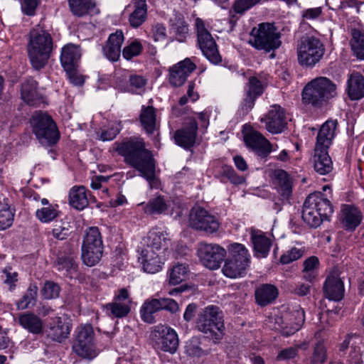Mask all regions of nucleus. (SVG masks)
I'll return each mask as SVG.
<instances>
[{
	"label": "nucleus",
	"mask_w": 364,
	"mask_h": 364,
	"mask_svg": "<svg viewBox=\"0 0 364 364\" xmlns=\"http://www.w3.org/2000/svg\"><path fill=\"white\" fill-rule=\"evenodd\" d=\"M113 150L124 158V162L129 166L139 170L153 161L151 151L146 148L144 140L141 137L124 138L112 144Z\"/></svg>",
	"instance_id": "nucleus-1"
},
{
	"label": "nucleus",
	"mask_w": 364,
	"mask_h": 364,
	"mask_svg": "<svg viewBox=\"0 0 364 364\" xmlns=\"http://www.w3.org/2000/svg\"><path fill=\"white\" fill-rule=\"evenodd\" d=\"M336 120H328L321 127L317 137L313 157L314 170L321 175L329 173L333 169V162L328 149L335 136Z\"/></svg>",
	"instance_id": "nucleus-2"
},
{
	"label": "nucleus",
	"mask_w": 364,
	"mask_h": 364,
	"mask_svg": "<svg viewBox=\"0 0 364 364\" xmlns=\"http://www.w3.org/2000/svg\"><path fill=\"white\" fill-rule=\"evenodd\" d=\"M27 49L32 66L36 70L43 68L53 50L50 34L39 26H36L30 31Z\"/></svg>",
	"instance_id": "nucleus-3"
},
{
	"label": "nucleus",
	"mask_w": 364,
	"mask_h": 364,
	"mask_svg": "<svg viewBox=\"0 0 364 364\" xmlns=\"http://www.w3.org/2000/svg\"><path fill=\"white\" fill-rule=\"evenodd\" d=\"M333 212V206L321 192H315L306 198L302 209V219L308 225L316 228L328 220Z\"/></svg>",
	"instance_id": "nucleus-4"
},
{
	"label": "nucleus",
	"mask_w": 364,
	"mask_h": 364,
	"mask_svg": "<svg viewBox=\"0 0 364 364\" xmlns=\"http://www.w3.org/2000/svg\"><path fill=\"white\" fill-rule=\"evenodd\" d=\"M196 328L215 343L223 338L224 322L223 312L216 306L204 308L198 315Z\"/></svg>",
	"instance_id": "nucleus-5"
},
{
	"label": "nucleus",
	"mask_w": 364,
	"mask_h": 364,
	"mask_svg": "<svg viewBox=\"0 0 364 364\" xmlns=\"http://www.w3.org/2000/svg\"><path fill=\"white\" fill-rule=\"evenodd\" d=\"M336 85L326 77H316L304 88L302 100L304 103L321 107L336 95Z\"/></svg>",
	"instance_id": "nucleus-6"
},
{
	"label": "nucleus",
	"mask_w": 364,
	"mask_h": 364,
	"mask_svg": "<svg viewBox=\"0 0 364 364\" xmlns=\"http://www.w3.org/2000/svg\"><path fill=\"white\" fill-rule=\"evenodd\" d=\"M72 351L77 357L88 360H92L98 355L99 349L96 346L95 332L91 325H80L75 328Z\"/></svg>",
	"instance_id": "nucleus-7"
},
{
	"label": "nucleus",
	"mask_w": 364,
	"mask_h": 364,
	"mask_svg": "<svg viewBox=\"0 0 364 364\" xmlns=\"http://www.w3.org/2000/svg\"><path fill=\"white\" fill-rule=\"evenodd\" d=\"M33 133L43 145L53 146L60 139V132L52 117L48 113L37 111L31 119Z\"/></svg>",
	"instance_id": "nucleus-8"
},
{
	"label": "nucleus",
	"mask_w": 364,
	"mask_h": 364,
	"mask_svg": "<svg viewBox=\"0 0 364 364\" xmlns=\"http://www.w3.org/2000/svg\"><path fill=\"white\" fill-rule=\"evenodd\" d=\"M325 47L321 41L314 36H302L296 46L298 63L305 68H314L318 63L325 53Z\"/></svg>",
	"instance_id": "nucleus-9"
},
{
	"label": "nucleus",
	"mask_w": 364,
	"mask_h": 364,
	"mask_svg": "<svg viewBox=\"0 0 364 364\" xmlns=\"http://www.w3.org/2000/svg\"><path fill=\"white\" fill-rule=\"evenodd\" d=\"M229 257L225 261L222 272L229 278L235 279L246 274L250 264V255L244 245L233 243L229 245Z\"/></svg>",
	"instance_id": "nucleus-10"
},
{
	"label": "nucleus",
	"mask_w": 364,
	"mask_h": 364,
	"mask_svg": "<svg viewBox=\"0 0 364 364\" xmlns=\"http://www.w3.org/2000/svg\"><path fill=\"white\" fill-rule=\"evenodd\" d=\"M280 33L272 23H262L250 33L249 43L257 50L270 52L279 48L282 44Z\"/></svg>",
	"instance_id": "nucleus-11"
},
{
	"label": "nucleus",
	"mask_w": 364,
	"mask_h": 364,
	"mask_svg": "<svg viewBox=\"0 0 364 364\" xmlns=\"http://www.w3.org/2000/svg\"><path fill=\"white\" fill-rule=\"evenodd\" d=\"M195 27L197 33V44L203 55L212 63L218 64L222 58L219 53L218 46L210 31L205 28L204 21L196 18Z\"/></svg>",
	"instance_id": "nucleus-12"
},
{
	"label": "nucleus",
	"mask_w": 364,
	"mask_h": 364,
	"mask_svg": "<svg viewBox=\"0 0 364 364\" xmlns=\"http://www.w3.org/2000/svg\"><path fill=\"white\" fill-rule=\"evenodd\" d=\"M150 338L155 348L174 353L178 346V338L175 330L165 325L154 327Z\"/></svg>",
	"instance_id": "nucleus-13"
},
{
	"label": "nucleus",
	"mask_w": 364,
	"mask_h": 364,
	"mask_svg": "<svg viewBox=\"0 0 364 364\" xmlns=\"http://www.w3.org/2000/svg\"><path fill=\"white\" fill-rule=\"evenodd\" d=\"M189 223L193 229L204 231L208 234L216 232L220 225L215 215L201 207H196L191 210Z\"/></svg>",
	"instance_id": "nucleus-14"
},
{
	"label": "nucleus",
	"mask_w": 364,
	"mask_h": 364,
	"mask_svg": "<svg viewBox=\"0 0 364 364\" xmlns=\"http://www.w3.org/2000/svg\"><path fill=\"white\" fill-rule=\"evenodd\" d=\"M274 328L279 331L284 336H289L298 331L305 320L304 311L298 308L293 311L277 316Z\"/></svg>",
	"instance_id": "nucleus-15"
},
{
	"label": "nucleus",
	"mask_w": 364,
	"mask_h": 364,
	"mask_svg": "<svg viewBox=\"0 0 364 364\" xmlns=\"http://www.w3.org/2000/svg\"><path fill=\"white\" fill-rule=\"evenodd\" d=\"M131 299L127 289L122 288L119 290L112 302L105 306L106 314L112 318L126 317L131 311Z\"/></svg>",
	"instance_id": "nucleus-16"
},
{
	"label": "nucleus",
	"mask_w": 364,
	"mask_h": 364,
	"mask_svg": "<svg viewBox=\"0 0 364 364\" xmlns=\"http://www.w3.org/2000/svg\"><path fill=\"white\" fill-rule=\"evenodd\" d=\"M198 254L203 264L210 269L219 268L224 259L226 251L216 244H201Z\"/></svg>",
	"instance_id": "nucleus-17"
},
{
	"label": "nucleus",
	"mask_w": 364,
	"mask_h": 364,
	"mask_svg": "<svg viewBox=\"0 0 364 364\" xmlns=\"http://www.w3.org/2000/svg\"><path fill=\"white\" fill-rule=\"evenodd\" d=\"M262 121L265 122L267 130L272 134L282 133L287 124L285 111L278 105L271 106L270 109L262 119Z\"/></svg>",
	"instance_id": "nucleus-18"
},
{
	"label": "nucleus",
	"mask_w": 364,
	"mask_h": 364,
	"mask_svg": "<svg viewBox=\"0 0 364 364\" xmlns=\"http://www.w3.org/2000/svg\"><path fill=\"white\" fill-rule=\"evenodd\" d=\"M196 69L190 58H186L169 68V82L173 87L184 84L187 77Z\"/></svg>",
	"instance_id": "nucleus-19"
},
{
	"label": "nucleus",
	"mask_w": 364,
	"mask_h": 364,
	"mask_svg": "<svg viewBox=\"0 0 364 364\" xmlns=\"http://www.w3.org/2000/svg\"><path fill=\"white\" fill-rule=\"evenodd\" d=\"M198 131V123L195 119H189L188 121L174 134V140L177 145L188 149L193 146L196 142Z\"/></svg>",
	"instance_id": "nucleus-20"
},
{
	"label": "nucleus",
	"mask_w": 364,
	"mask_h": 364,
	"mask_svg": "<svg viewBox=\"0 0 364 364\" xmlns=\"http://www.w3.org/2000/svg\"><path fill=\"white\" fill-rule=\"evenodd\" d=\"M246 145L261 157L267 156L272 151L270 142L259 132L251 130L244 136Z\"/></svg>",
	"instance_id": "nucleus-21"
},
{
	"label": "nucleus",
	"mask_w": 364,
	"mask_h": 364,
	"mask_svg": "<svg viewBox=\"0 0 364 364\" xmlns=\"http://www.w3.org/2000/svg\"><path fill=\"white\" fill-rule=\"evenodd\" d=\"M72 325L68 318L56 316L50 318L47 335L53 341L61 343L68 337Z\"/></svg>",
	"instance_id": "nucleus-22"
},
{
	"label": "nucleus",
	"mask_w": 364,
	"mask_h": 364,
	"mask_svg": "<svg viewBox=\"0 0 364 364\" xmlns=\"http://www.w3.org/2000/svg\"><path fill=\"white\" fill-rule=\"evenodd\" d=\"M124 40V34L121 30H117L111 33L106 44L102 47L104 55L111 61L118 60Z\"/></svg>",
	"instance_id": "nucleus-23"
},
{
	"label": "nucleus",
	"mask_w": 364,
	"mask_h": 364,
	"mask_svg": "<svg viewBox=\"0 0 364 364\" xmlns=\"http://www.w3.org/2000/svg\"><path fill=\"white\" fill-rule=\"evenodd\" d=\"M70 12L76 17L82 18L100 13L95 0H68Z\"/></svg>",
	"instance_id": "nucleus-24"
},
{
	"label": "nucleus",
	"mask_w": 364,
	"mask_h": 364,
	"mask_svg": "<svg viewBox=\"0 0 364 364\" xmlns=\"http://www.w3.org/2000/svg\"><path fill=\"white\" fill-rule=\"evenodd\" d=\"M18 323L28 332L38 335L43 333V322L36 314L31 311L21 313L17 317Z\"/></svg>",
	"instance_id": "nucleus-25"
},
{
	"label": "nucleus",
	"mask_w": 364,
	"mask_h": 364,
	"mask_svg": "<svg viewBox=\"0 0 364 364\" xmlns=\"http://www.w3.org/2000/svg\"><path fill=\"white\" fill-rule=\"evenodd\" d=\"M323 293L330 300L336 301L341 300L344 295L343 282L336 275L328 276L323 285Z\"/></svg>",
	"instance_id": "nucleus-26"
},
{
	"label": "nucleus",
	"mask_w": 364,
	"mask_h": 364,
	"mask_svg": "<svg viewBox=\"0 0 364 364\" xmlns=\"http://www.w3.org/2000/svg\"><path fill=\"white\" fill-rule=\"evenodd\" d=\"M251 241L253 245L255 256L260 258L267 257L272 247V240L264 232L253 230L251 233Z\"/></svg>",
	"instance_id": "nucleus-27"
},
{
	"label": "nucleus",
	"mask_w": 364,
	"mask_h": 364,
	"mask_svg": "<svg viewBox=\"0 0 364 364\" xmlns=\"http://www.w3.org/2000/svg\"><path fill=\"white\" fill-rule=\"evenodd\" d=\"M274 183L283 200H289L292 193V179L284 170L278 169L274 173Z\"/></svg>",
	"instance_id": "nucleus-28"
},
{
	"label": "nucleus",
	"mask_w": 364,
	"mask_h": 364,
	"mask_svg": "<svg viewBox=\"0 0 364 364\" xmlns=\"http://www.w3.org/2000/svg\"><path fill=\"white\" fill-rule=\"evenodd\" d=\"M81 57L79 47L68 44L65 46L61 50L60 62L65 70H71L76 68Z\"/></svg>",
	"instance_id": "nucleus-29"
},
{
	"label": "nucleus",
	"mask_w": 364,
	"mask_h": 364,
	"mask_svg": "<svg viewBox=\"0 0 364 364\" xmlns=\"http://www.w3.org/2000/svg\"><path fill=\"white\" fill-rule=\"evenodd\" d=\"M348 95L350 100H358L364 97V76L360 73H352L347 82Z\"/></svg>",
	"instance_id": "nucleus-30"
},
{
	"label": "nucleus",
	"mask_w": 364,
	"mask_h": 364,
	"mask_svg": "<svg viewBox=\"0 0 364 364\" xmlns=\"http://www.w3.org/2000/svg\"><path fill=\"white\" fill-rule=\"evenodd\" d=\"M132 11L129 16V22L132 28L141 26L147 18V4L146 0H132Z\"/></svg>",
	"instance_id": "nucleus-31"
},
{
	"label": "nucleus",
	"mask_w": 364,
	"mask_h": 364,
	"mask_svg": "<svg viewBox=\"0 0 364 364\" xmlns=\"http://www.w3.org/2000/svg\"><path fill=\"white\" fill-rule=\"evenodd\" d=\"M139 120L146 132L152 134L157 127L156 109L151 105H142Z\"/></svg>",
	"instance_id": "nucleus-32"
},
{
	"label": "nucleus",
	"mask_w": 364,
	"mask_h": 364,
	"mask_svg": "<svg viewBox=\"0 0 364 364\" xmlns=\"http://www.w3.org/2000/svg\"><path fill=\"white\" fill-rule=\"evenodd\" d=\"M255 296L256 303L261 306H265L276 299L278 290L274 285L264 284L256 289Z\"/></svg>",
	"instance_id": "nucleus-33"
},
{
	"label": "nucleus",
	"mask_w": 364,
	"mask_h": 364,
	"mask_svg": "<svg viewBox=\"0 0 364 364\" xmlns=\"http://www.w3.org/2000/svg\"><path fill=\"white\" fill-rule=\"evenodd\" d=\"M15 215V209L12 208L8 198L0 194V230L10 228Z\"/></svg>",
	"instance_id": "nucleus-34"
},
{
	"label": "nucleus",
	"mask_w": 364,
	"mask_h": 364,
	"mask_svg": "<svg viewBox=\"0 0 364 364\" xmlns=\"http://www.w3.org/2000/svg\"><path fill=\"white\" fill-rule=\"evenodd\" d=\"M37 82L32 78L26 79L21 87L22 100L29 105H35L40 100L37 90Z\"/></svg>",
	"instance_id": "nucleus-35"
},
{
	"label": "nucleus",
	"mask_w": 364,
	"mask_h": 364,
	"mask_svg": "<svg viewBox=\"0 0 364 364\" xmlns=\"http://www.w3.org/2000/svg\"><path fill=\"white\" fill-rule=\"evenodd\" d=\"M143 205L144 212L148 215H161L164 214L169 207L168 201L164 196L158 195L151 198L146 204L141 203Z\"/></svg>",
	"instance_id": "nucleus-36"
},
{
	"label": "nucleus",
	"mask_w": 364,
	"mask_h": 364,
	"mask_svg": "<svg viewBox=\"0 0 364 364\" xmlns=\"http://www.w3.org/2000/svg\"><path fill=\"white\" fill-rule=\"evenodd\" d=\"M69 203L77 210H83L88 205L86 189L84 186H74L69 192Z\"/></svg>",
	"instance_id": "nucleus-37"
},
{
	"label": "nucleus",
	"mask_w": 364,
	"mask_h": 364,
	"mask_svg": "<svg viewBox=\"0 0 364 364\" xmlns=\"http://www.w3.org/2000/svg\"><path fill=\"white\" fill-rule=\"evenodd\" d=\"M343 223L348 230H355L362 220L361 213L354 206L345 205L342 209Z\"/></svg>",
	"instance_id": "nucleus-38"
},
{
	"label": "nucleus",
	"mask_w": 364,
	"mask_h": 364,
	"mask_svg": "<svg viewBox=\"0 0 364 364\" xmlns=\"http://www.w3.org/2000/svg\"><path fill=\"white\" fill-rule=\"evenodd\" d=\"M351 49L353 55L360 60H364V31L354 28L351 31Z\"/></svg>",
	"instance_id": "nucleus-39"
},
{
	"label": "nucleus",
	"mask_w": 364,
	"mask_h": 364,
	"mask_svg": "<svg viewBox=\"0 0 364 364\" xmlns=\"http://www.w3.org/2000/svg\"><path fill=\"white\" fill-rule=\"evenodd\" d=\"M160 311V303L158 299H152L144 301L140 309L142 321L148 323L154 322V314Z\"/></svg>",
	"instance_id": "nucleus-40"
},
{
	"label": "nucleus",
	"mask_w": 364,
	"mask_h": 364,
	"mask_svg": "<svg viewBox=\"0 0 364 364\" xmlns=\"http://www.w3.org/2000/svg\"><path fill=\"white\" fill-rule=\"evenodd\" d=\"M170 30L178 41L183 42L188 33V24L181 15L176 16L171 20Z\"/></svg>",
	"instance_id": "nucleus-41"
},
{
	"label": "nucleus",
	"mask_w": 364,
	"mask_h": 364,
	"mask_svg": "<svg viewBox=\"0 0 364 364\" xmlns=\"http://www.w3.org/2000/svg\"><path fill=\"white\" fill-rule=\"evenodd\" d=\"M139 176L144 178L149 183L151 189L158 188L160 186L159 180L156 177L155 159L138 170Z\"/></svg>",
	"instance_id": "nucleus-42"
},
{
	"label": "nucleus",
	"mask_w": 364,
	"mask_h": 364,
	"mask_svg": "<svg viewBox=\"0 0 364 364\" xmlns=\"http://www.w3.org/2000/svg\"><path fill=\"white\" fill-rule=\"evenodd\" d=\"M165 240L166 237L164 232L157 228H154L150 230L147 236L144 239V246L158 251H162L161 249Z\"/></svg>",
	"instance_id": "nucleus-43"
},
{
	"label": "nucleus",
	"mask_w": 364,
	"mask_h": 364,
	"mask_svg": "<svg viewBox=\"0 0 364 364\" xmlns=\"http://www.w3.org/2000/svg\"><path fill=\"white\" fill-rule=\"evenodd\" d=\"M38 287L36 284H31L24 295L16 301L18 310H25L35 305L37 299Z\"/></svg>",
	"instance_id": "nucleus-44"
},
{
	"label": "nucleus",
	"mask_w": 364,
	"mask_h": 364,
	"mask_svg": "<svg viewBox=\"0 0 364 364\" xmlns=\"http://www.w3.org/2000/svg\"><path fill=\"white\" fill-rule=\"evenodd\" d=\"M103 247L102 236L97 227H90L86 231L82 248Z\"/></svg>",
	"instance_id": "nucleus-45"
},
{
	"label": "nucleus",
	"mask_w": 364,
	"mask_h": 364,
	"mask_svg": "<svg viewBox=\"0 0 364 364\" xmlns=\"http://www.w3.org/2000/svg\"><path fill=\"white\" fill-rule=\"evenodd\" d=\"M318 267L319 260L318 257L311 256L306 259L304 262L303 278L309 282H313L317 277Z\"/></svg>",
	"instance_id": "nucleus-46"
},
{
	"label": "nucleus",
	"mask_w": 364,
	"mask_h": 364,
	"mask_svg": "<svg viewBox=\"0 0 364 364\" xmlns=\"http://www.w3.org/2000/svg\"><path fill=\"white\" fill-rule=\"evenodd\" d=\"M103 247L82 248V259L85 264L93 267L97 264L102 256Z\"/></svg>",
	"instance_id": "nucleus-47"
},
{
	"label": "nucleus",
	"mask_w": 364,
	"mask_h": 364,
	"mask_svg": "<svg viewBox=\"0 0 364 364\" xmlns=\"http://www.w3.org/2000/svg\"><path fill=\"white\" fill-rule=\"evenodd\" d=\"M147 79L142 75H131L129 78V85L124 89V92L132 94H141L144 91Z\"/></svg>",
	"instance_id": "nucleus-48"
},
{
	"label": "nucleus",
	"mask_w": 364,
	"mask_h": 364,
	"mask_svg": "<svg viewBox=\"0 0 364 364\" xmlns=\"http://www.w3.org/2000/svg\"><path fill=\"white\" fill-rule=\"evenodd\" d=\"M188 267L183 264L174 265L169 273V283L176 285L184 281L188 277Z\"/></svg>",
	"instance_id": "nucleus-49"
},
{
	"label": "nucleus",
	"mask_w": 364,
	"mask_h": 364,
	"mask_svg": "<svg viewBox=\"0 0 364 364\" xmlns=\"http://www.w3.org/2000/svg\"><path fill=\"white\" fill-rule=\"evenodd\" d=\"M58 215V206L52 205L38 209L36 212L37 219L43 223L54 220Z\"/></svg>",
	"instance_id": "nucleus-50"
},
{
	"label": "nucleus",
	"mask_w": 364,
	"mask_h": 364,
	"mask_svg": "<svg viewBox=\"0 0 364 364\" xmlns=\"http://www.w3.org/2000/svg\"><path fill=\"white\" fill-rule=\"evenodd\" d=\"M263 92L264 86L262 82L256 77H250L248 82L245 86V92L257 98L262 95Z\"/></svg>",
	"instance_id": "nucleus-51"
},
{
	"label": "nucleus",
	"mask_w": 364,
	"mask_h": 364,
	"mask_svg": "<svg viewBox=\"0 0 364 364\" xmlns=\"http://www.w3.org/2000/svg\"><path fill=\"white\" fill-rule=\"evenodd\" d=\"M143 47L141 42L135 39L124 48L122 55L126 60H131L134 57L139 55Z\"/></svg>",
	"instance_id": "nucleus-52"
},
{
	"label": "nucleus",
	"mask_w": 364,
	"mask_h": 364,
	"mask_svg": "<svg viewBox=\"0 0 364 364\" xmlns=\"http://www.w3.org/2000/svg\"><path fill=\"white\" fill-rule=\"evenodd\" d=\"M186 353L191 357L200 358L208 355L209 350H203L200 346L197 339H192L186 346Z\"/></svg>",
	"instance_id": "nucleus-53"
},
{
	"label": "nucleus",
	"mask_w": 364,
	"mask_h": 364,
	"mask_svg": "<svg viewBox=\"0 0 364 364\" xmlns=\"http://www.w3.org/2000/svg\"><path fill=\"white\" fill-rule=\"evenodd\" d=\"M326 350L324 344L321 341L316 343L314 348L313 354L311 356L312 364H323L326 360Z\"/></svg>",
	"instance_id": "nucleus-54"
},
{
	"label": "nucleus",
	"mask_w": 364,
	"mask_h": 364,
	"mask_svg": "<svg viewBox=\"0 0 364 364\" xmlns=\"http://www.w3.org/2000/svg\"><path fill=\"white\" fill-rule=\"evenodd\" d=\"M60 288L53 282H46L41 290V294L46 299H52L59 296Z\"/></svg>",
	"instance_id": "nucleus-55"
},
{
	"label": "nucleus",
	"mask_w": 364,
	"mask_h": 364,
	"mask_svg": "<svg viewBox=\"0 0 364 364\" xmlns=\"http://www.w3.org/2000/svg\"><path fill=\"white\" fill-rule=\"evenodd\" d=\"M303 255L304 250L302 248L291 247L281 256L280 262L284 264H289L299 259Z\"/></svg>",
	"instance_id": "nucleus-56"
},
{
	"label": "nucleus",
	"mask_w": 364,
	"mask_h": 364,
	"mask_svg": "<svg viewBox=\"0 0 364 364\" xmlns=\"http://www.w3.org/2000/svg\"><path fill=\"white\" fill-rule=\"evenodd\" d=\"M262 0H236L232 6V9L237 14H242Z\"/></svg>",
	"instance_id": "nucleus-57"
},
{
	"label": "nucleus",
	"mask_w": 364,
	"mask_h": 364,
	"mask_svg": "<svg viewBox=\"0 0 364 364\" xmlns=\"http://www.w3.org/2000/svg\"><path fill=\"white\" fill-rule=\"evenodd\" d=\"M143 269L145 272L154 274L159 272L162 269L163 262L161 257L152 258V259H147L146 262L142 264Z\"/></svg>",
	"instance_id": "nucleus-58"
},
{
	"label": "nucleus",
	"mask_w": 364,
	"mask_h": 364,
	"mask_svg": "<svg viewBox=\"0 0 364 364\" xmlns=\"http://www.w3.org/2000/svg\"><path fill=\"white\" fill-rule=\"evenodd\" d=\"M11 267H6L2 271V279L4 283L9 286V290L12 291L16 287L15 283L18 281V273L12 272Z\"/></svg>",
	"instance_id": "nucleus-59"
},
{
	"label": "nucleus",
	"mask_w": 364,
	"mask_h": 364,
	"mask_svg": "<svg viewBox=\"0 0 364 364\" xmlns=\"http://www.w3.org/2000/svg\"><path fill=\"white\" fill-rule=\"evenodd\" d=\"M222 175L234 184H241L244 182V178L238 176L231 166H223L222 169Z\"/></svg>",
	"instance_id": "nucleus-60"
},
{
	"label": "nucleus",
	"mask_w": 364,
	"mask_h": 364,
	"mask_svg": "<svg viewBox=\"0 0 364 364\" xmlns=\"http://www.w3.org/2000/svg\"><path fill=\"white\" fill-rule=\"evenodd\" d=\"M120 123L117 124H112L109 129L106 130H103L101 132L100 139L103 141H112L116 138V136L119 134L121 127Z\"/></svg>",
	"instance_id": "nucleus-61"
},
{
	"label": "nucleus",
	"mask_w": 364,
	"mask_h": 364,
	"mask_svg": "<svg viewBox=\"0 0 364 364\" xmlns=\"http://www.w3.org/2000/svg\"><path fill=\"white\" fill-rule=\"evenodd\" d=\"M57 266L59 271H70L76 269V264L72 257H60L57 259Z\"/></svg>",
	"instance_id": "nucleus-62"
},
{
	"label": "nucleus",
	"mask_w": 364,
	"mask_h": 364,
	"mask_svg": "<svg viewBox=\"0 0 364 364\" xmlns=\"http://www.w3.org/2000/svg\"><path fill=\"white\" fill-rule=\"evenodd\" d=\"M158 299L160 303V311L166 310L173 314L179 310V306L175 300L170 298H161Z\"/></svg>",
	"instance_id": "nucleus-63"
},
{
	"label": "nucleus",
	"mask_w": 364,
	"mask_h": 364,
	"mask_svg": "<svg viewBox=\"0 0 364 364\" xmlns=\"http://www.w3.org/2000/svg\"><path fill=\"white\" fill-rule=\"evenodd\" d=\"M161 253L162 251H158L155 249L144 246L140 252L139 259L141 264H143L146 262V259L151 260L152 258L160 257Z\"/></svg>",
	"instance_id": "nucleus-64"
}]
</instances>
